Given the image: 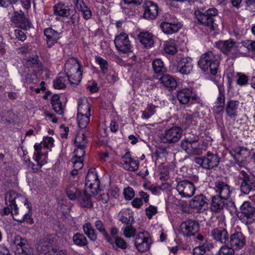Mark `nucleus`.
<instances>
[{
	"label": "nucleus",
	"mask_w": 255,
	"mask_h": 255,
	"mask_svg": "<svg viewBox=\"0 0 255 255\" xmlns=\"http://www.w3.org/2000/svg\"><path fill=\"white\" fill-rule=\"evenodd\" d=\"M198 65L202 70L214 76L218 69L219 58L212 52L208 51L201 56Z\"/></svg>",
	"instance_id": "nucleus-1"
},
{
	"label": "nucleus",
	"mask_w": 255,
	"mask_h": 255,
	"mask_svg": "<svg viewBox=\"0 0 255 255\" xmlns=\"http://www.w3.org/2000/svg\"><path fill=\"white\" fill-rule=\"evenodd\" d=\"M237 181L242 194L248 195L255 191V176L244 170H239Z\"/></svg>",
	"instance_id": "nucleus-2"
},
{
	"label": "nucleus",
	"mask_w": 255,
	"mask_h": 255,
	"mask_svg": "<svg viewBox=\"0 0 255 255\" xmlns=\"http://www.w3.org/2000/svg\"><path fill=\"white\" fill-rule=\"evenodd\" d=\"M239 220L246 225H250L255 221V207L249 201H245L237 213Z\"/></svg>",
	"instance_id": "nucleus-3"
},
{
	"label": "nucleus",
	"mask_w": 255,
	"mask_h": 255,
	"mask_svg": "<svg viewBox=\"0 0 255 255\" xmlns=\"http://www.w3.org/2000/svg\"><path fill=\"white\" fill-rule=\"evenodd\" d=\"M218 10L215 8H209L204 12L199 10H196L194 15L198 21L204 25L209 28L211 30L215 29V24L214 17L218 14Z\"/></svg>",
	"instance_id": "nucleus-4"
},
{
	"label": "nucleus",
	"mask_w": 255,
	"mask_h": 255,
	"mask_svg": "<svg viewBox=\"0 0 255 255\" xmlns=\"http://www.w3.org/2000/svg\"><path fill=\"white\" fill-rule=\"evenodd\" d=\"M220 159L218 154L208 151L205 156L195 157L194 161L204 169H212L219 165Z\"/></svg>",
	"instance_id": "nucleus-5"
},
{
	"label": "nucleus",
	"mask_w": 255,
	"mask_h": 255,
	"mask_svg": "<svg viewBox=\"0 0 255 255\" xmlns=\"http://www.w3.org/2000/svg\"><path fill=\"white\" fill-rule=\"evenodd\" d=\"M159 27L164 33L172 34L179 31L181 27V24L175 17L166 14L160 24Z\"/></svg>",
	"instance_id": "nucleus-6"
},
{
	"label": "nucleus",
	"mask_w": 255,
	"mask_h": 255,
	"mask_svg": "<svg viewBox=\"0 0 255 255\" xmlns=\"http://www.w3.org/2000/svg\"><path fill=\"white\" fill-rule=\"evenodd\" d=\"M37 250L39 255H62V253L53 245V241L48 238L40 239Z\"/></svg>",
	"instance_id": "nucleus-7"
},
{
	"label": "nucleus",
	"mask_w": 255,
	"mask_h": 255,
	"mask_svg": "<svg viewBox=\"0 0 255 255\" xmlns=\"http://www.w3.org/2000/svg\"><path fill=\"white\" fill-rule=\"evenodd\" d=\"M183 129L178 126H174L166 129L162 133L160 138L165 143H174L178 141L182 137Z\"/></svg>",
	"instance_id": "nucleus-8"
},
{
	"label": "nucleus",
	"mask_w": 255,
	"mask_h": 255,
	"mask_svg": "<svg viewBox=\"0 0 255 255\" xmlns=\"http://www.w3.org/2000/svg\"><path fill=\"white\" fill-rule=\"evenodd\" d=\"M147 232H140L135 237L134 246L136 250L140 253L148 251L152 244L151 239L147 235Z\"/></svg>",
	"instance_id": "nucleus-9"
},
{
	"label": "nucleus",
	"mask_w": 255,
	"mask_h": 255,
	"mask_svg": "<svg viewBox=\"0 0 255 255\" xmlns=\"http://www.w3.org/2000/svg\"><path fill=\"white\" fill-rule=\"evenodd\" d=\"M13 243L15 246L14 252L17 255H34L33 249L26 244V241L20 236L14 237Z\"/></svg>",
	"instance_id": "nucleus-10"
},
{
	"label": "nucleus",
	"mask_w": 255,
	"mask_h": 255,
	"mask_svg": "<svg viewBox=\"0 0 255 255\" xmlns=\"http://www.w3.org/2000/svg\"><path fill=\"white\" fill-rule=\"evenodd\" d=\"M176 189L179 194L184 198L192 197L196 190L194 183L186 180L179 181L177 184Z\"/></svg>",
	"instance_id": "nucleus-11"
},
{
	"label": "nucleus",
	"mask_w": 255,
	"mask_h": 255,
	"mask_svg": "<svg viewBox=\"0 0 255 255\" xmlns=\"http://www.w3.org/2000/svg\"><path fill=\"white\" fill-rule=\"evenodd\" d=\"M18 200L24 202L25 205L27 204L26 199L20 195H18L16 192L11 190L5 193V204L7 206H10L12 209H13L15 214L18 213V208L16 202H18Z\"/></svg>",
	"instance_id": "nucleus-12"
},
{
	"label": "nucleus",
	"mask_w": 255,
	"mask_h": 255,
	"mask_svg": "<svg viewBox=\"0 0 255 255\" xmlns=\"http://www.w3.org/2000/svg\"><path fill=\"white\" fill-rule=\"evenodd\" d=\"M180 229L181 233L185 237H190L194 235L199 230V225L197 221L188 219L183 222Z\"/></svg>",
	"instance_id": "nucleus-13"
},
{
	"label": "nucleus",
	"mask_w": 255,
	"mask_h": 255,
	"mask_svg": "<svg viewBox=\"0 0 255 255\" xmlns=\"http://www.w3.org/2000/svg\"><path fill=\"white\" fill-rule=\"evenodd\" d=\"M115 44L117 50L124 53L130 51L131 45L128 35L125 33H122L117 36L115 39Z\"/></svg>",
	"instance_id": "nucleus-14"
},
{
	"label": "nucleus",
	"mask_w": 255,
	"mask_h": 255,
	"mask_svg": "<svg viewBox=\"0 0 255 255\" xmlns=\"http://www.w3.org/2000/svg\"><path fill=\"white\" fill-rule=\"evenodd\" d=\"M190 207L198 212H202L208 208V203L207 198L203 194L194 196L189 202Z\"/></svg>",
	"instance_id": "nucleus-15"
},
{
	"label": "nucleus",
	"mask_w": 255,
	"mask_h": 255,
	"mask_svg": "<svg viewBox=\"0 0 255 255\" xmlns=\"http://www.w3.org/2000/svg\"><path fill=\"white\" fill-rule=\"evenodd\" d=\"M86 186L92 190L91 192L95 194L97 192V189L100 187V181L96 172L95 168H91L89 170L86 177Z\"/></svg>",
	"instance_id": "nucleus-16"
},
{
	"label": "nucleus",
	"mask_w": 255,
	"mask_h": 255,
	"mask_svg": "<svg viewBox=\"0 0 255 255\" xmlns=\"http://www.w3.org/2000/svg\"><path fill=\"white\" fill-rule=\"evenodd\" d=\"M214 189L217 196L229 199L232 192L231 187L225 182L221 180L215 182Z\"/></svg>",
	"instance_id": "nucleus-17"
},
{
	"label": "nucleus",
	"mask_w": 255,
	"mask_h": 255,
	"mask_svg": "<svg viewBox=\"0 0 255 255\" xmlns=\"http://www.w3.org/2000/svg\"><path fill=\"white\" fill-rule=\"evenodd\" d=\"M144 13L143 17L148 20L154 19L157 14L158 7L156 3L150 0H147L143 4Z\"/></svg>",
	"instance_id": "nucleus-18"
},
{
	"label": "nucleus",
	"mask_w": 255,
	"mask_h": 255,
	"mask_svg": "<svg viewBox=\"0 0 255 255\" xmlns=\"http://www.w3.org/2000/svg\"><path fill=\"white\" fill-rule=\"evenodd\" d=\"M121 160L123 167L125 170L129 171H135L138 169L139 162L138 160H133L131 158L129 151H127L122 156Z\"/></svg>",
	"instance_id": "nucleus-19"
},
{
	"label": "nucleus",
	"mask_w": 255,
	"mask_h": 255,
	"mask_svg": "<svg viewBox=\"0 0 255 255\" xmlns=\"http://www.w3.org/2000/svg\"><path fill=\"white\" fill-rule=\"evenodd\" d=\"M229 242L235 250H240L246 245V238L242 232H236L230 236Z\"/></svg>",
	"instance_id": "nucleus-20"
},
{
	"label": "nucleus",
	"mask_w": 255,
	"mask_h": 255,
	"mask_svg": "<svg viewBox=\"0 0 255 255\" xmlns=\"http://www.w3.org/2000/svg\"><path fill=\"white\" fill-rule=\"evenodd\" d=\"M177 69L182 74L188 75L192 70V59L189 57H184L177 60Z\"/></svg>",
	"instance_id": "nucleus-21"
},
{
	"label": "nucleus",
	"mask_w": 255,
	"mask_h": 255,
	"mask_svg": "<svg viewBox=\"0 0 255 255\" xmlns=\"http://www.w3.org/2000/svg\"><path fill=\"white\" fill-rule=\"evenodd\" d=\"M12 20L19 27L23 29H28L31 26L29 20L25 17L24 13L21 10L19 12H14Z\"/></svg>",
	"instance_id": "nucleus-22"
},
{
	"label": "nucleus",
	"mask_w": 255,
	"mask_h": 255,
	"mask_svg": "<svg viewBox=\"0 0 255 255\" xmlns=\"http://www.w3.org/2000/svg\"><path fill=\"white\" fill-rule=\"evenodd\" d=\"M228 199L214 195L212 197L211 202L210 204V209L214 213L221 212L225 205Z\"/></svg>",
	"instance_id": "nucleus-23"
},
{
	"label": "nucleus",
	"mask_w": 255,
	"mask_h": 255,
	"mask_svg": "<svg viewBox=\"0 0 255 255\" xmlns=\"http://www.w3.org/2000/svg\"><path fill=\"white\" fill-rule=\"evenodd\" d=\"M211 236L216 241L222 244L229 242V235L226 229L222 227L214 228L211 232Z\"/></svg>",
	"instance_id": "nucleus-24"
},
{
	"label": "nucleus",
	"mask_w": 255,
	"mask_h": 255,
	"mask_svg": "<svg viewBox=\"0 0 255 255\" xmlns=\"http://www.w3.org/2000/svg\"><path fill=\"white\" fill-rule=\"evenodd\" d=\"M192 90L190 88H184L177 92V97L179 102L182 104H187L190 100L191 104L194 103V101L196 100V97L192 96Z\"/></svg>",
	"instance_id": "nucleus-25"
},
{
	"label": "nucleus",
	"mask_w": 255,
	"mask_h": 255,
	"mask_svg": "<svg viewBox=\"0 0 255 255\" xmlns=\"http://www.w3.org/2000/svg\"><path fill=\"white\" fill-rule=\"evenodd\" d=\"M231 154L237 161V164L240 166V164L245 160L248 154L247 148L242 147H235L230 151Z\"/></svg>",
	"instance_id": "nucleus-26"
},
{
	"label": "nucleus",
	"mask_w": 255,
	"mask_h": 255,
	"mask_svg": "<svg viewBox=\"0 0 255 255\" xmlns=\"http://www.w3.org/2000/svg\"><path fill=\"white\" fill-rule=\"evenodd\" d=\"M81 65L79 60L74 57L68 59L65 64L64 69L65 74L69 75L72 72L80 71Z\"/></svg>",
	"instance_id": "nucleus-27"
},
{
	"label": "nucleus",
	"mask_w": 255,
	"mask_h": 255,
	"mask_svg": "<svg viewBox=\"0 0 255 255\" xmlns=\"http://www.w3.org/2000/svg\"><path fill=\"white\" fill-rule=\"evenodd\" d=\"M235 44L236 42L231 39L219 41L215 43L216 47L226 55H228L229 52L234 49Z\"/></svg>",
	"instance_id": "nucleus-28"
},
{
	"label": "nucleus",
	"mask_w": 255,
	"mask_h": 255,
	"mask_svg": "<svg viewBox=\"0 0 255 255\" xmlns=\"http://www.w3.org/2000/svg\"><path fill=\"white\" fill-rule=\"evenodd\" d=\"M46 42L49 47L52 46L59 39V33L51 28H46L44 31Z\"/></svg>",
	"instance_id": "nucleus-29"
},
{
	"label": "nucleus",
	"mask_w": 255,
	"mask_h": 255,
	"mask_svg": "<svg viewBox=\"0 0 255 255\" xmlns=\"http://www.w3.org/2000/svg\"><path fill=\"white\" fill-rule=\"evenodd\" d=\"M239 102L236 100H230L226 105V111L227 115L232 119L235 120L238 115Z\"/></svg>",
	"instance_id": "nucleus-30"
},
{
	"label": "nucleus",
	"mask_w": 255,
	"mask_h": 255,
	"mask_svg": "<svg viewBox=\"0 0 255 255\" xmlns=\"http://www.w3.org/2000/svg\"><path fill=\"white\" fill-rule=\"evenodd\" d=\"M77 114L91 116V107L86 98L83 97L78 100Z\"/></svg>",
	"instance_id": "nucleus-31"
},
{
	"label": "nucleus",
	"mask_w": 255,
	"mask_h": 255,
	"mask_svg": "<svg viewBox=\"0 0 255 255\" xmlns=\"http://www.w3.org/2000/svg\"><path fill=\"white\" fill-rule=\"evenodd\" d=\"M74 2L76 8L82 12L83 16L85 19H88L91 17L92 11L83 0H74Z\"/></svg>",
	"instance_id": "nucleus-32"
},
{
	"label": "nucleus",
	"mask_w": 255,
	"mask_h": 255,
	"mask_svg": "<svg viewBox=\"0 0 255 255\" xmlns=\"http://www.w3.org/2000/svg\"><path fill=\"white\" fill-rule=\"evenodd\" d=\"M152 66L154 73L157 76H161L166 71L163 62L160 59H155L152 61Z\"/></svg>",
	"instance_id": "nucleus-33"
},
{
	"label": "nucleus",
	"mask_w": 255,
	"mask_h": 255,
	"mask_svg": "<svg viewBox=\"0 0 255 255\" xmlns=\"http://www.w3.org/2000/svg\"><path fill=\"white\" fill-rule=\"evenodd\" d=\"M76 200H78L80 205L83 207L92 208V204L91 201L90 196L86 191L84 192L80 191V195H78Z\"/></svg>",
	"instance_id": "nucleus-34"
},
{
	"label": "nucleus",
	"mask_w": 255,
	"mask_h": 255,
	"mask_svg": "<svg viewBox=\"0 0 255 255\" xmlns=\"http://www.w3.org/2000/svg\"><path fill=\"white\" fill-rule=\"evenodd\" d=\"M161 83L165 87L169 89H175L177 85V83L175 79L169 75H163L160 78Z\"/></svg>",
	"instance_id": "nucleus-35"
},
{
	"label": "nucleus",
	"mask_w": 255,
	"mask_h": 255,
	"mask_svg": "<svg viewBox=\"0 0 255 255\" xmlns=\"http://www.w3.org/2000/svg\"><path fill=\"white\" fill-rule=\"evenodd\" d=\"M140 42L145 47H150L153 44V35L148 32H140L138 35Z\"/></svg>",
	"instance_id": "nucleus-36"
},
{
	"label": "nucleus",
	"mask_w": 255,
	"mask_h": 255,
	"mask_svg": "<svg viewBox=\"0 0 255 255\" xmlns=\"http://www.w3.org/2000/svg\"><path fill=\"white\" fill-rule=\"evenodd\" d=\"M71 9L62 3H59L53 6L54 14L62 17L67 16V14L69 13Z\"/></svg>",
	"instance_id": "nucleus-37"
},
{
	"label": "nucleus",
	"mask_w": 255,
	"mask_h": 255,
	"mask_svg": "<svg viewBox=\"0 0 255 255\" xmlns=\"http://www.w3.org/2000/svg\"><path fill=\"white\" fill-rule=\"evenodd\" d=\"M68 20L66 22L70 25L73 26L78 25L79 23L80 15L75 8H72L71 10L65 16Z\"/></svg>",
	"instance_id": "nucleus-38"
},
{
	"label": "nucleus",
	"mask_w": 255,
	"mask_h": 255,
	"mask_svg": "<svg viewBox=\"0 0 255 255\" xmlns=\"http://www.w3.org/2000/svg\"><path fill=\"white\" fill-rule=\"evenodd\" d=\"M68 75L64 73H60L58 77L53 81V87L55 89H62L66 87L65 82L67 80Z\"/></svg>",
	"instance_id": "nucleus-39"
},
{
	"label": "nucleus",
	"mask_w": 255,
	"mask_h": 255,
	"mask_svg": "<svg viewBox=\"0 0 255 255\" xmlns=\"http://www.w3.org/2000/svg\"><path fill=\"white\" fill-rule=\"evenodd\" d=\"M205 150L203 142L194 139L191 149L190 155H199L203 153Z\"/></svg>",
	"instance_id": "nucleus-40"
},
{
	"label": "nucleus",
	"mask_w": 255,
	"mask_h": 255,
	"mask_svg": "<svg viewBox=\"0 0 255 255\" xmlns=\"http://www.w3.org/2000/svg\"><path fill=\"white\" fill-rule=\"evenodd\" d=\"M83 230L85 234L87 236L90 240L95 241L97 240V236L96 232L90 223L88 222L84 224Z\"/></svg>",
	"instance_id": "nucleus-41"
},
{
	"label": "nucleus",
	"mask_w": 255,
	"mask_h": 255,
	"mask_svg": "<svg viewBox=\"0 0 255 255\" xmlns=\"http://www.w3.org/2000/svg\"><path fill=\"white\" fill-rule=\"evenodd\" d=\"M72 240L74 245L82 247L88 245V240L86 237L81 233H77L74 235Z\"/></svg>",
	"instance_id": "nucleus-42"
},
{
	"label": "nucleus",
	"mask_w": 255,
	"mask_h": 255,
	"mask_svg": "<svg viewBox=\"0 0 255 255\" xmlns=\"http://www.w3.org/2000/svg\"><path fill=\"white\" fill-rule=\"evenodd\" d=\"M80 191L79 189L73 187L71 183L67 186L65 189L67 197L71 200H76L78 195L80 194Z\"/></svg>",
	"instance_id": "nucleus-43"
},
{
	"label": "nucleus",
	"mask_w": 255,
	"mask_h": 255,
	"mask_svg": "<svg viewBox=\"0 0 255 255\" xmlns=\"http://www.w3.org/2000/svg\"><path fill=\"white\" fill-rule=\"evenodd\" d=\"M91 116L77 114V121L79 127L81 128H84L87 127L90 122Z\"/></svg>",
	"instance_id": "nucleus-44"
},
{
	"label": "nucleus",
	"mask_w": 255,
	"mask_h": 255,
	"mask_svg": "<svg viewBox=\"0 0 255 255\" xmlns=\"http://www.w3.org/2000/svg\"><path fill=\"white\" fill-rule=\"evenodd\" d=\"M218 88L219 90V95L217 98L215 104L225 105V97L224 86L222 84H218Z\"/></svg>",
	"instance_id": "nucleus-45"
},
{
	"label": "nucleus",
	"mask_w": 255,
	"mask_h": 255,
	"mask_svg": "<svg viewBox=\"0 0 255 255\" xmlns=\"http://www.w3.org/2000/svg\"><path fill=\"white\" fill-rule=\"evenodd\" d=\"M67 77L71 84H78L82 79V73L81 71H79L75 72L73 76L72 74H70L68 75Z\"/></svg>",
	"instance_id": "nucleus-46"
},
{
	"label": "nucleus",
	"mask_w": 255,
	"mask_h": 255,
	"mask_svg": "<svg viewBox=\"0 0 255 255\" xmlns=\"http://www.w3.org/2000/svg\"><path fill=\"white\" fill-rule=\"evenodd\" d=\"M194 140L184 139L180 142V146L188 154L190 155Z\"/></svg>",
	"instance_id": "nucleus-47"
},
{
	"label": "nucleus",
	"mask_w": 255,
	"mask_h": 255,
	"mask_svg": "<svg viewBox=\"0 0 255 255\" xmlns=\"http://www.w3.org/2000/svg\"><path fill=\"white\" fill-rule=\"evenodd\" d=\"M96 62L99 65L103 74H106L109 67V64L107 60L100 56H96Z\"/></svg>",
	"instance_id": "nucleus-48"
},
{
	"label": "nucleus",
	"mask_w": 255,
	"mask_h": 255,
	"mask_svg": "<svg viewBox=\"0 0 255 255\" xmlns=\"http://www.w3.org/2000/svg\"><path fill=\"white\" fill-rule=\"evenodd\" d=\"M234 248L227 245L223 246L218 251L216 255H234Z\"/></svg>",
	"instance_id": "nucleus-49"
},
{
	"label": "nucleus",
	"mask_w": 255,
	"mask_h": 255,
	"mask_svg": "<svg viewBox=\"0 0 255 255\" xmlns=\"http://www.w3.org/2000/svg\"><path fill=\"white\" fill-rule=\"evenodd\" d=\"M156 108L155 106L152 105H149L147 107L145 110L142 112L141 117L142 119H148L152 115H153L155 112L154 109Z\"/></svg>",
	"instance_id": "nucleus-50"
},
{
	"label": "nucleus",
	"mask_w": 255,
	"mask_h": 255,
	"mask_svg": "<svg viewBox=\"0 0 255 255\" xmlns=\"http://www.w3.org/2000/svg\"><path fill=\"white\" fill-rule=\"evenodd\" d=\"M123 230L124 235L128 238L134 237L136 233V230L131 225L127 226Z\"/></svg>",
	"instance_id": "nucleus-51"
},
{
	"label": "nucleus",
	"mask_w": 255,
	"mask_h": 255,
	"mask_svg": "<svg viewBox=\"0 0 255 255\" xmlns=\"http://www.w3.org/2000/svg\"><path fill=\"white\" fill-rule=\"evenodd\" d=\"M76 143L77 148L74 150V152L76 153L75 156L83 157L85 153V149L87 147V145H84V143H80L79 140H77Z\"/></svg>",
	"instance_id": "nucleus-52"
},
{
	"label": "nucleus",
	"mask_w": 255,
	"mask_h": 255,
	"mask_svg": "<svg viewBox=\"0 0 255 255\" xmlns=\"http://www.w3.org/2000/svg\"><path fill=\"white\" fill-rule=\"evenodd\" d=\"M165 52L169 54L173 55L177 52V48L173 41L167 42L165 44Z\"/></svg>",
	"instance_id": "nucleus-53"
},
{
	"label": "nucleus",
	"mask_w": 255,
	"mask_h": 255,
	"mask_svg": "<svg viewBox=\"0 0 255 255\" xmlns=\"http://www.w3.org/2000/svg\"><path fill=\"white\" fill-rule=\"evenodd\" d=\"M237 83L240 86H243L247 84L248 81V77L246 75L241 73H237Z\"/></svg>",
	"instance_id": "nucleus-54"
},
{
	"label": "nucleus",
	"mask_w": 255,
	"mask_h": 255,
	"mask_svg": "<svg viewBox=\"0 0 255 255\" xmlns=\"http://www.w3.org/2000/svg\"><path fill=\"white\" fill-rule=\"evenodd\" d=\"M95 226L101 234L107 235V231L105 229L104 223L100 220L96 221L95 223Z\"/></svg>",
	"instance_id": "nucleus-55"
},
{
	"label": "nucleus",
	"mask_w": 255,
	"mask_h": 255,
	"mask_svg": "<svg viewBox=\"0 0 255 255\" xmlns=\"http://www.w3.org/2000/svg\"><path fill=\"white\" fill-rule=\"evenodd\" d=\"M124 194L126 200H130L134 196V192L131 187H128L124 189Z\"/></svg>",
	"instance_id": "nucleus-56"
},
{
	"label": "nucleus",
	"mask_w": 255,
	"mask_h": 255,
	"mask_svg": "<svg viewBox=\"0 0 255 255\" xmlns=\"http://www.w3.org/2000/svg\"><path fill=\"white\" fill-rule=\"evenodd\" d=\"M145 211L146 215L149 219H151L152 216L157 212V208L152 205H150L148 207L146 208Z\"/></svg>",
	"instance_id": "nucleus-57"
},
{
	"label": "nucleus",
	"mask_w": 255,
	"mask_h": 255,
	"mask_svg": "<svg viewBox=\"0 0 255 255\" xmlns=\"http://www.w3.org/2000/svg\"><path fill=\"white\" fill-rule=\"evenodd\" d=\"M115 243L118 247L123 250L127 248V242L121 237H117L115 240Z\"/></svg>",
	"instance_id": "nucleus-58"
},
{
	"label": "nucleus",
	"mask_w": 255,
	"mask_h": 255,
	"mask_svg": "<svg viewBox=\"0 0 255 255\" xmlns=\"http://www.w3.org/2000/svg\"><path fill=\"white\" fill-rule=\"evenodd\" d=\"M53 109L59 115H62L64 112V108L62 105L61 102H56L51 104Z\"/></svg>",
	"instance_id": "nucleus-59"
},
{
	"label": "nucleus",
	"mask_w": 255,
	"mask_h": 255,
	"mask_svg": "<svg viewBox=\"0 0 255 255\" xmlns=\"http://www.w3.org/2000/svg\"><path fill=\"white\" fill-rule=\"evenodd\" d=\"M77 140H79L80 143H84V145H87V140L86 139V137L85 135L83 133H78L76 135L74 140V143L75 146H76V142Z\"/></svg>",
	"instance_id": "nucleus-60"
},
{
	"label": "nucleus",
	"mask_w": 255,
	"mask_h": 255,
	"mask_svg": "<svg viewBox=\"0 0 255 255\" xmlns=\"http://www.w3.org/2000/svg\"><path fill=\"white\" fill-rule=\"evenodd\" d=\"M206 252V246L205 245L195 247L193 250L194 255H203Z\"/></svg>",
	"instance_id": "nucleus-61"
},
{
	"label": "nucleus",
	"mask_w": 255,
	"mask_h": 255,
	"mask_svg": "<svg viewBox=\"0 0 255 255\" xmlns=\"http://www.w3.org/2000/svg\"><path fill=\"white\" fill-rule=\"evenodd\" d=\"M184 123L186 127H188L191 125H195L196 124V122L195 121L192 115H186L185 117Z\"/></svg>",
	"instance_id": "nucleus-62"
},
{
	"label": "nucleus",
	"mask_w": 255,
	"mask_h": 255,
	"mask_svg": "<svg viewBox=\"0 0 255 255\" xmlns=\"http://www.w3.org/2000/svg\"><path fill=\"white\" fill-rule=\"evenodd\" d=\"M30 216L31 215L29 213H26L24 214L23 217L21 219L17 218L16 217H14V216H13V219L20 223L26 221L27 223L29 224H32L33 222L32 221L31 218H30Z\"/></svg>",
	"instance_id": "nucleus-63"
},
{
	"label": "nucleus",
	"mask_w": 255,
	"mask_h": 255,
	"mask_svg": "<svg viewBox=\"0 0 255 255\" xmlns=\"http://www.w3.org/2000/svg\"><path fill=\"white\" fill-rule=\"evenodd\" d=\"M3 115L1 116L2 120L6 122L10 123L12 120L13 115L10 111H7L3 113Z\"/></svg>",
	"instance_id": "nucleus-64"
}]
</instances>
